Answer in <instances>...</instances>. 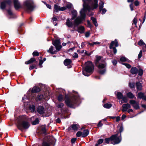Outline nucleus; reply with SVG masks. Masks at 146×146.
<instances>
[{
    "instance_id": "41",
    "label": "nucleus",
    "mask_w": 146,
    "mask_h": 146,
    "mask_svg": "<svg viewBox=\"0 0 146 146\" xmlns=\"http://www.w3.org/2000/svg\"><path fill=\"white\" fill-rule=\"evenodd\" d=\"M138 72V74L139 75L141 76L143 74V71L141 69H139Z\"/></svg>"
},
{
    "instance_id": "46",
    "label": "nucleus",
    "mask_w": 146,
    "mask_h": 146,
    "mask_svg": "<svg viewBox=\"0 0 146 146\" xmlns=\"http://www.w3.org/2000/svg\"><path fill=\"white\" fill-rule=\"evenodd\" d=\"M82 133L80 131L76 133V136L77 137H79L81 135L82 136Z\"/></svg>"
},
{
    "instance_id": "3",
    "label": "nucleus",
    "mask_w": 146,
    "mask_h": 146,
    "mask_svg": "<svg viewBox=\"0 0 146 146\" xmlns=\"http://www.w3.org/2000/svg\"><path fill=\"white\" fill-rule=\"evenodd\" d=\"M96 58L95 64L98 68L99 73L103 74L106 71V64L101 59V56H96Z\"/></svg>"
},
{
    "instance_id": "47",
    "label": "nucleus",
    "mask_w": 146,
    "mask_h": 146,
    "mask_svg": "<svg viewBox=\"0 0 146 146\" xmlns=\"http://www.w3.org/2000/svg\"><path fill=\"white\" fill-rule=\"evenodd\" d=\"M104 140L102 139H99L98 141V144H100L102 143L103 141Z\"/></svg>"
},
{
    "instance_id": "24",
    "label": "nucleus",
    "mask_w": 146,
    "mask_h": 146,
    "mask_svg": "<svg viewBox=\"0 0 146 146\" xmlns=\"http://www.w3.org/2000/svg\"><path fill=\"white\" fill-rule=\"evenodd\" d=\"M72 62L71 60L69 59H66L64 60V63L65 66H68L70 65Z\"/></svg>"
},
{
    "instance_id": "9",
    "label": "nucleus",
    "mask_w": 146,
    "mask_h": 146,
    "mask_svg": "<svg viewBox=\"0 0 146 146\" xmlns=\"http://www.w3.org/2000/svg\"><path fill=\"white\" fill-rule=\"evenodd\" d=\"M130 104L135 109L139 108V103L133 100H131L129 101Z\"/></svg>"
},
{
    "instance_id": "57",
    "label": "nucleus",
    "mask_w": 146,
    "mask_h": 146,
    "mask_svg": "<svg viewBox=\"0 0 146 146\" xmlns=\"http://www.w3.org/2000/svg\"><path fill=\"white\" fill-rule=\"evenodd\" d=\"M112 62L113 64L114 65H116L117 64V61L115 60H113L112 61Z\"/></svg>"
},
{
    "instance_id": "52",
    "label": "nucleus",
    "mask_w": 146,
    "mask_h": 146,
    "mask_svg": "<svg viewBox=\"0 0 146 146\" xmlns=\"http://www.w3.org/2000/svg\"><path fill=\"white\" fill-rule=\"evenodd\" d=\"M131 9V11H133V3H131L129 5Z\"/></svg>"
},
{
    "instance_id": "59",
    "label": "nucleus",
    "mask_w": 146,
    "mask_h": 146,
    "mask_svg": "<svg viewBox=\"0 0 146 146\" xmlns=\"http://www.w3.org/2000/svg\"><path fill=\"white\" fill-rule=\"evenodd\" d=\"M90 35V33L89 32H87L85 34V36L86 37H88Z\"/></svg>"
},
{
    "instance_id": "10",
    "label": "nucleus",
    "mask_w": 146,
    "mask_h": 146,
    "mask_svg": "<svg viewBox=\"0 0 146 146\" xmlns=\"http://www.w3.org/2000/svg\"><path fill=\"white\" fill-rule=\"evenodd\" d=\"M54 12H57L59 11H63L66 10V8L65 7H60L56 5H55L54 6Z\"/></svg>"
},
{
    "instance_id": "23",
    "label": "nucleus",
    "mask_w": 146,
    "mask_h": 146,
    "mask_svg": "<svg viewBox=\"0 0 146 146\" xmlns=\"http://www.w3.org/2000/svg\"><path fill=\"white\" fill-rule=\"evenodd\" d=\"M89 131L88 129L84 130L82 133V137H84L87 136L89 134Z\"/></svg>"
},
{
    "instance_id": "14",
    "label": "nucleus",
    "mask_w": 146,
    "mask_h": 146,
    "mask_svg": "<svg viewBox=\"0 0 146 146\" xmlns=\"http://www.w3.org/2000/svg\"><path fill=\"white\" fill-rule=\"evenodd\" d=\"M130 72L132 74H136L138 72V70L136 67H132L131 69Z\"/></svg>"
},
{
    "instance_id": "21",
    "label": "nucleus",
    "mask_w": 146,
    "mask_h": 146,
    "mask_svg": "<svg viewBox=\"0 0 146 146\" xmlns=\"http://www.w3.org/2000/svg\"><path fill=\"white\" fill-rule=\"evenodd\" d=\"M115 94H116L117 98L119 100L121 99L123 97L122 94L120 92H115Z\"/></svg>"
},
{
    "instance_id": "25",
    "label": "nucleus",
    "mask_w": 146,
    "mask_h": 146,
    "mask_svg": "<svg viewBox=\"0 0 146 146\" xmlns=\"http://www.w3.org/2000/svg\"><path fill=\"white\" fill-rule=\"evenodd\" d=\"M79 127V125L76 124H73L71 125V128L74 130L77 131Z\"/></svg>"
},
{
    "instance_id": "26",
    "label": "nucleus",
    "mask_w": 146,
    "mask_h": 146,
    "mask_svg": "<svg viewBox=\"0 0 146 146\" xmlns=\"http://www.w3.org/2000/svg\"><path fill=\"white\" fill-rule=\"evenodd\" d=\"M40 90V89L39 88L36 86H35L33 88L32 92L33 93L37 92L39 91Z\"/></svg>"
},
{
    "instance_id": "29",
    "label": "nucleus",
    "mask_w": 146,
    "mask_h": 146,
    "mask_svg": "<svg viewBox=\"0 0 146 146\" xmlns=\"http://www.w3.org/2000/svg\"><path fill=\"white\" fill-rule=\"evenodd\" d=\"M84 30V27L82 26H81L78 27V31L80 33H83Z\"/></svg>"
},
{
    "instance_id": "1",
    "label": "nucleus",
    "mask_w": 146,
    "mask_h": 146,
    "mask_svg": "<svg viewBox=\"0 0 146 146\" xmlns=\"http://www.w3.org/2000/svg\"><path fill=\"white\" fill-rule=\"evenodd\" d=\"M83 2V8L80 11V16L78 17L75 20L74 23V27L78 26L83 21L85 20L87 11H89L91 10L97 8L98 6V0H93V2L90 6L88 5H85L84 0H82Z\"/></svg>"
},
{
    "instance_id": "31",
    "label": "nucleus",
    "mask_w": 146,
    "mask_h": 146,
    "mask_svg": "<svg viewBox=\"0 0 146 146\" xmlns=\"http://www.w3.org/2000/svg\"><path fill=\"white\" fill-rule=\"evenodd\" d=\"M91 19L95 26L96 27H97L98 25L96 19L93 17H91Z\"/></svg>"
},
{
    "instance_id": "7",
    "label": "nucleus",
    "mask_w": 146,
    "mask_h": 146,
    "mask_svg": "<svg viewBox=\"0 0 146 146\" xmlns=\"http://www.w3.org/2000/svg\"><path fill=\"white\" fill-rule=\"evenodd\" d=\"M111 143L113 145L119 143L121 141V138L118 137L117 134L112 135L111 137Z\"/></svg>"
},
{
    "instance_id": "5",
    "label": "nucleus",
    "mask_w": 146,
    "mask_h": 146,
    "mask_svg": "<svg viewBox=\"0 0 146 146\" xmlns=\"http://www.w3.org/2000/svg\"><path fill=\"white\" fill-rule=\"evenodd\" d=\"M78 97L76 96H74L71 99H66L65 102L66 105L70 107H72L73 105L76 103V101L78 100Z\"/></svg>"
},
{
    "instance_id": "48",
    "label": "nucleus",
    "mask_w": 146,
    "mask_h": 146,
    "mask_svg": "<svg viewBox=\"0 0 146 146\" xmlns=\"http://www.w3.org/2000/svg\"><path fill=\"white\" fill-rule=\"evenodd\" d=\"M122 99L123 101L125 103H126L127 102V98L125 97H123L121 99Z\"/></svg>"
},
{
    "instance_id": "45",
    "label": "nucleus",
    "mask_w": 146,
    "mask_h": 146,
    "mask_svg": "<svg viewBox=\"0 0 146 146\" xmlns=\"http://www.w3.org/2000/svg\"><path fill=\"white\" fill-rule=\"evenodd\" d=\"M72 5L71 3H68L66 5V7L68 9H70L72 8Z\"/></svg>"
},
{
    "instance_id": "19",
    "label": "nucleus",
    "mask_w": 146,
    "mask_h": 146,
    "mask_svg": "<svg viewBox=\"0 0 146 146\" xmlns=\"http://www.w3.org/2000/svg\"><path fill=\"white\" fill-rule=\"evenodd\" d=\"M72 20H70V21L69 19L67 20L66 24L68 27H72L73 24L72 23L71 21Z\"/></svg>"
},
{
    "instance_id": "42",
    "label": "nucleus",
    "mask_w": 146,
    "mask_h": 146,
    "mask_svg": "<svg viewBox=\"0 0 146 146\" xmlns=\"http://www.w3.org/2000/svg\"><path fill=\"white\" fill-rule=\"evenodd\" d=\"M140 3L138 0H136L134 2V4L136 6H139V5Z\"/></svg>"
},
{
    "instance_id": "34",
    "label": "nucleus",
    "mask_w": 146,
    "mask_h": 146,
    "mask_svg": "<svg viewBox=\"0 0 146 146\" xmlns=\"http://www.w3.org/2000/svg\"><path fill=\"white\" fill-rule=\"evenodd\" d=\"M29 109L32 112H34L35 111V106L34 105L30 106L29 107Z\"/></svg>"
},
{
    "instance_id": "8",
    "label": "nucleus",
    "mask_w": 146,
    "mask_h": 146,
    "mask_svg": "<svg viewBox=\"0 0 146 146\" xmlns=\"http://www.w3.org/2000/svg\"><path fill=\"white\" fill-rule=\"evenodd\" d=\"M60 39H56L52 42V44L54 45L58 51H59L61 48L62 46L60 45Z\"/></svg>"
},
{
    "instance_id": "12",
    "label": "nucleus",
    "mask_w": 146,
    "mask_h": 146,
    "mask_svg": "<svg viewBox=\"0 0 146 146\" xmlns=\"http://www.w3.org/2000/svg\"><path fill=\"white\" fill-rule=\"evenodd\" d=\"M123 109L122 111L123 112L127 111L128 109L131 108V106L130 104H124L122 106Z\"/></svg>"
},
{
    "instance_id": "61",
    "label": "nucleus",
    "mask_w": 146,
    "mask_h": 146,
    "mask_svg": "<svg viewBox=\"0 0 146 146\" xmlns=\"http://www.w3.org/2000/svg\"><path fill=\"white\" fill-rule=\"evenodd\" d=\"M102 125V124L101 123V121H100L98 124V126L99 127H101Z\"/></svg>"
},
{
    "instance_id": "56",
    "label": "nucleus",
    "mask_w": 146,
    "mask_h": 146,
    "mask_svg": "<svg viewBox=\"0 0 146 146\" xmlns=\"http://www.w3.org/2000/svg\"><path fill=\"white\" fill-rule=\"evenodd\" d=\"M7 12L9 13V14L10 15H13V13L12 11L10 10H8L7 11Z\"/></svg>"
},
{
    "instance_id": "16",
    "label": "nucleus",
    "mask_w": 146,
    "mask_h": 146,
    "mask_svg": "<svg viewBox=\"0 0 146 146\" xmlns=\"http://www.w3.org/2000/svg\"><path fill=\"white\" fill-rule=\"evenodd\" d=\"M54 47L53 46H51L49 50H48V52L52 54H56L57 52L56 50H54L53 48Z\"/></svg>"
},
{
    "instance_id": "20",
    "label": "nucleus",
    "mask_w": 146,
    "mask_h": 146,
    "mask_svg": "<svg viewBox=\"0 0 146 146\" xmlns=\"http://www.w3.org/2000/svg\"><path fill=\"white\" fill-rule=\"evenodd\" d=\"M72 18L70 19L71 20L74 19L77 16V13L76 10H74L72 11Z\"/></svg>"
},
{
    "instance_id": "49",
    "label": "nucleus",
    "mask_w": 146,
    "mask_h": 146,
    "mask_svg": "<svg viewBox=\"0 0 146 146\" xmlns=\"http://www.w3.org/2000/svg\"><path fill=\"white\" fill-rule=\"evenodd\" d=\"M64 106V104L63 103H61L58 104L57 106V107L58 108H62Z\"/></svg>"
},
{
    "instance_id": "6",
    "label": "nucleus",
    "mask_w": 146,
    "mask_h": 146,
    "mask_svg": "<svg viewBox=\"0 0 146 146\" xmlns=\"http://www.w3.org/2000/svg\"><path fill=\"white\" fill-rule=\"evenodd\" d=\"M24 4L28 10L32 11L33 9V2L32 0H27L24 2Z\"/></svg>"
},
{
    "instance_id": "64",
    "label": "nucleus",
    "mask_w": 146,
    "mask_h": 146,
    "mask_svg": "<svg viewBox=\"0 0 146 146\" xmlns=\"http://www.w3.org/2000/svg\"><path fill=\"white\" fill-rule=\"evenodd\" d=\"M46 6L49 9H51V7L50 5L49 4H46Z\"/></svg>"
},
{
    "instance_id": "44",
    "label": "nucleus",
    "mask_w": 146,
    "mask_h": 146,
    "mask_svg": "<svg viewBox=\"0 0 146 146\" xmlns=\"http://www.w3.org/2000/svg\"><path fill=\"white\" fill-rule=\"evenodd\" d=\"M133 23L134 24H135V25L136 27H137V25H136L137 23V18L136 17L134 18V19L133 20Z\"/></svg>"
},
{
    "instance_id": "11",
    "label": "nucleus",
    "mask_w": 146,
    "mask_h": 146,
    "mask_svg": "<svg viewBox=\"0 0 146 146\" xmlns=\"http://www.w3.org/2000/svg\"><path fill=\"white\" fill-rule=\"evenodd\" d=\"M13 3L15 8L17 9L21 7V6L18 0H14Z\"/></svg>"
},
{
    "instance_id": "50",
    "label": "nucleus",
    "mask_w": 146,
    "mask_h": 146,
    "mask_svg": "<svg viewBox=\"0 0 146 146\" xmlns=\"http://www.w3.org/2000/svg\"><path fill=\"white\" fill-rule=\"evenodd\" d=\"M142 55V50H141L138 54V58H141Z\"/></svg>"
},
{
    "instance_id": "36",
    "label": "nucleus",
    "mask_w": 146,
    "mask_h": 146,
    "mask_svg": "<svg viewBox=\"0 0 146 146\" xmlns=\"http://www.w3.org/2000/svg\"><path fill=\"white\" fill-rule=\"evenodd\" d=\"M135 84L134 83H130L129 84V86L131 88H133L135 87Z\"/></svg>"
},
{
    "instance_id": "28",
    "label": "nucleus",
    "mask_w": 146,
    "mask_h": 146,
    "mask_svg": "<svg viewBox=\"0 0 146 146\" xmlns=\"http://www.w3.org/2000/svg\"><path fill=\"white\" fill-rule=\"evenodd\" d=\"M127 96L128 97L131 99L133 98L134 97L135 98H136V97H135L132 93L131 92H129L127 94Z\"/></svg>"
},
{
    "instance_id": "32",
    "label": "nucleus",
    "mask_w": 146,
    "mask_h": 146,
    "mask_svg": "<svg viewBox=\"0 0 146 146\" xmlns=\"http://www.w3.org/2000/svg\"><path fill=\"white\" fill-rule=\"evenodd\" d=\"M100 2L99 3V9L100 11H101L104 7V3L101 0H100Z\"/></svg>"
},
{
    "instance_id": "13",
    "label": "nucleus",
    "mask_w": 146,
    "mask_h": 146,
    "mask_svg": "<svg viewBox=\"0 0 146 146\" xmlns=\"http://www.w3.org/2000/svg\"><path fill=\"white\" fill-rule=\"evenodd\" d=\"M138 98L142 99L146 101V96L144 95V94L142 92H140L138 93Z\"/></svg>"
},
{
    "instance_id": "51",
    "label": "nucleus",
    "mask_w": 146,
    "mask_h": 146,
    "mask_svg": "<svg viewBox=\"0 0 146 146\" xmlns=\"http://www.w3.org/2000/svg\"><path fill=\"white\" fill-rule=\"evenodd\" d=\"M101 11H102V14H104L106 12V9L105 8H104V9L102 8Z\"/></svg>"
},
{
    "instance_id": "43",
    "label": "nucleus",
    "mask_w": 146,
    "mask_h": 146,
    "mask_svg": "<svg viewBox=\"0 0 146 146\" xmlns=\"http://www.w3.org/2000/svg\"><path fill=\"white\" fill-rule=\"evenodd\" d=\"M33 56H38L39 55V53L37 51H34L33 53Z\"/></svg>"
},
{
    "instance_id": "40",
    "label": "nucleus",
    "mask_w": 146,
    "mask_h": 146,
    "mask_svg": "<svg viewBox=\"0 0 146 146\" xmlns=\"http://www.w3.org/2000/svg\"><path fill=\"white\" fill-rule=\"evenodd\" d=\"M58 101H61L63 99V96L62 95H60L58 97Z\"/></svg>"
},
{
    "instance_id": "37",
    "label": "nucleus",
    "mask_w": 146,
    "mask_h": 146,
    "mask_svg": "<svg viewBox=\"0 0 146 146\" xmlns=\"http://www.w3.org/2000/svg\"><path fill=\"white\" fill-rule=\"evenodd\" d=\"M138 44L139 46H141L145 44V43L143 42V40H141L138 42Z\"/></svg>"
},
{
    "instance_id": "38",
    "label": "nucleus",
    "mask_w": 146,
    "mask_h": 146,
    "mask_svg": "<svg viewBox=\"0 0 146 146\" xmlns=\"http://www.w3.org/2000/svg\"><path fill=\"white\" fill-rule=\"evenodd\" d=\"M122 64H123L127 68H130L131 67V66L129 64L127 63H122Z\"/></svg>"
},
{
    "instance_id": "53",
    "label": "nucleus",
    "mask_w": 146,
    "mask_h": 146,
    "mask_svg": "<svg viewBox=\"0 0 146 146\" xmlns=\"http://www.w3.org/2000/svg\"><path fill=\"white\" fill-rule=\"evenodd\" d=\"M73 57L75 58H77L78 57V54L76 53L75 52L73 55Z\"/></svg>"
},
{
    "instance_id": "35",
    "label": "nucleus",
    "mask_w": 146,
    "mask_h": 146,
    "mask_svg": "<svg viewBox=\"0 0 146 146\" xmlns=\"http://www.w3.org/2000/svg\"><path fill=\"white\" fill-rule=\"evenodd\" d=\"M38 123L39 121L38 119L36 118L35 120L32 122V124L33 125H35L38 124Z\"/></svg>"
},
{
    "instance_id": "60",
    "label": "nucleus",
    "mask_w": 146,
    "mask_h": 146,
    "mask_svg": "<svg viewBox=\"0 0 146 146\" xmlns=\"http://www.w3.org/2000/svg\"><path fill=\"white\" fill-rule=\"evenodd\" d=\"M116 119V121L118 122L120 120V117L119 116H117L115 118Z\"/></svg>"
},
{
    "instance_id": "33",
    "label": "nucleus",
    "mask_w": 146,
    "mask_h": 146,
    "mask_svg": "<svg viewBox=\"0 0 146 146\" xmlns=\"http://www.w3.org/2000/svg\"><path fill=\"white\" fill-rule=\"evenodd\" d=\"M120 60L122 62H125V61H127L128 62H130L131 61L127 59L126 58L124 57H121L120 59Z\"/></svg>"
},
{
    "instance_id": "62",
    "label": "nucleus",
    "mask_w": 146,
    "mask_h": 146,
    "mask_svg": "<svg viewBox=\"0 0 146 146\" xmlns=\"http://www.w3.org/2000/svg\"><path fill=\"white\" fill-rule=\"evenodd\" d=\"M123 130V127L122 126H121L120 127L119 129V131L120 133H121Z\"/></svg>"
},
{
    "instance_id": "22",
    "label": "nucleus",
    "mask_w": 146,
    "mask_h": 146,
    "mask_svg": "<svg viewBox=\"0 0 146 146\" xmlns=\"http://www.w3.org/2000/svg\"><path fill=\"white\" fill-rule=\"evenodd\" d=\"M7 3L9 4L8 1H4L1 3V8L2 9H4Z\"/></svg>"
},
{
    "instance_id": "4",
    "label": "nucleus",
    "mask_w": 146,
    "mask_h": 146,
    "mask_svg": "<svg viewBox=\"0 0 146 146\" xmlns=\"http://www.w3.org/2000/svg\"><path fill=\"white\" fill-rule=\"evenodd\" d=\"M94 70V67L92 63L90 61L86 62L85 64L84 70L83 71V74L85 76H89L88 73H92Z\"/></svg>"
},
{
    "instance_id": "18",
    "label": "nucleus",
    "mask_w": 146,
    "mask_h": 146,
    "mask_svg": "<svg viewBox=\"0 0 146 146\" xmlns=\"http://www.w3.org/2000/svg\"><path fill=\"white\" fill-rule=\"evenodd\" d=\"M136 88L137 90H141L142 89V84L140 82H137L136 83Z\"/></svg>"
},
{
    "instance_id": "2",
    "label": "nucleus",
    "mask_w": 146,
    "mask_h": 146,
    "mask_svg": "<svg viewBox=\"0 0 146 146\" xmlns=\"http://www.w3.org/2000/svg\"><path fill=\"white\" fill-rule=\"evenodd\" d=\"M27 117L25 115L19 116L18 118V122L17 125L18 128L21 131L24 129H28L30 126L29 123L26 120Z\"/></svg>"
},
{
    "instance_id": "39",
    "label": "nucleus",
    "mask_w": 146,
    "mask_h": 146,
    "mask_svg": "<svg viewBox=\"0 0 146 146\" xmlns=\"http://www.w3.org/2000/svg\"><path fill=\"white\" fill-rule=\"evenodd\" d=\"M105 142L107 144H108L109 143V141H111V137L110 138H106L105 139Z\"/></svg>"
},
{
    "instance_id": "30",
    "label": "nucleus",
    "mask_w": 146,
    "mask_h": 146,
    "mask_svg": "<svg viewBox=\"0 0 146 146\" xmlns=\"http://www.w3.org/2000/svg\"><path fill=\"white\" fill-rule=\"evenodd\" d=\"M103 106L104 108L109 109L111 107L112 105L110 103H107L103 105Z\"/></svg>"
},
{
    "instance_id": "58",
    "label": "nucleus",
    "mask_w": 146,
    "mask_h": 146,
    "mask_svg": "<svg viewBox=\"0 0 146 146\" xmlns=\"http://www.w3.org/2000/svg\"><path fill=\"white\" fill-rule=\"evenodd\" d=\"M126 117V115H125L123 114L122 115L121 117V119L123 120Z\"/></svg>"
},
{
    "instance_id": "55",
    "label": "nucleus",
    "mask_w": 146,
    "mask_h": 146,
    "mask_svg": "<svg viewBox=\"0 0 146 146\" xmlns=\"http://www.w3.org/2000/svg\"><path fill=\"white\" fill-rule=\"evenodd\" d=\"M113 50V52L114 54H116L117 52V50L115 47H113L112 48Z\"/></svg>"
},
{
    "instance_id": "17",
    "label": "nucleus",
    "mask_w": 146,
    "mask_h": 146,
    "mask_svg": "<svg viewBox=\"0 0 146 146\" xmlns=\"http://www.w3.org/2000/svg\"><path fill=\"white\" fill-rule=\"evenodd\" d=\"M37 111L39 114H42L44 113V108L42 106H39L37 108Z\"/></svg>"
},
{
    "instance_id": "54",
    "label": "nucleus",
    "mask_w": 146,
    "mask_h": 146,
    "mask_svg": "<svg viewBox=\"0 0 146 146\" xmlns=\"http://www.w3.org/2000/svg\"><path fill=\"white\" fill-rule=\"evenodd\" d=\"M76 140V138H73L71 140V143H74Z\"/></svg>"
},
{
    "instance_id": "15",
    "label": "nucleus",
    "mask_w": 146,
    "mask_h": 146,
    "mask_svg": "<svg viewBox=\"0 0 146 146\" xmlns=\"http://www.w3.org/2000/svg\"><path fill=\"white\" fill-rule=\"evenodd\" d=\"M115 45V47H117L118 46V44L117 41L115 40L114 41H112L110 46V48L112 49L113 47V46Z\"/></svg>"
},
{
    "instance_id": "63",
    "label": "nucleus",
    "mask_w": 146,
    "mask_h": 146,
    "mask_svg": "<svg viewBox=\"0 0 146 146\" xmlns=\"http://www.w3.org/2000/svg\"><path fill=\"white\" fill-rule=\"evenodd\" d=\"M35 68V66H30L29 67V69L30 70H31L33 68Z\"/></svg>"
},
{
    "instance_id": "27",
    "label": "nucleus",
    "mask_w": 146,
    "mask_h": 146,
    "mask_svg": "<svg viewBox=\"0 0 146 146\" xmlns=\"http://www.w3.org/2000/svg\"><path fill=\"white\" fill-rule=\"evenodd\" d=\"M35 61V58H31L30 59V60H28V61L25 62V64H28L30 63H32Z\"/></svg>"
}]
</instances>
